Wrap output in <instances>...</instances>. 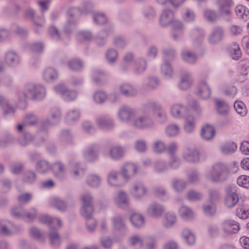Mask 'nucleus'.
<instances>
[{"label":"nucleus","instance_id":"nucleus-31","mask_svg":"<svg viewBox=\"0 0 249 249\" xmlns=\"http://www.w3.org/2000/svg\"><path fill=\"white\" fill-rule=\"evenodd\" d=\"M113 226L117 230H123L126 228L124 218L120 214H116L112 218Z\"/></svg>","mask_w":249,"mask_h":249},{"label":"nucleus","instance_id":"nucleus-63","mask_svg":"<svg viewBox=\"0 0 249 249\" xmlns=\"http://www.w3.org/2000/svg\"><path fill=\"white\" fill-rule=\"evenodd\" d=\"M167 165L163 160H159L155 162V170L158 173H163L167 171Z\"/></svg>","mask_w":249,"mask_h":249},{"label":"nucleus","instance_id":"nucleus-58","mask_svg":"<svg viewBox=\"0 0 249 249\" xmlns=\"http://www.w3.org/2000/svg\"><path fill=\"white\" fill-rule=\"evenodd\" d=\"M101 182L100 178L96 175H91L87 179V184L92 187H98Z\"/></svg>","mask_w":249,"mask_h":249},{"label":"nucleus","instance_id":"nucleus-56","mask_svg":"<svg viewBox=\"0 0 249 249\" xmlns=\"http://www.w3.org/2000/svg\"><path fill=\"white\" fill-rule=\"evenodd\" d=\"M209 198L210 202L215 203L221 199V194L216 189H210L209 191Z\"/></svg>","mask_w":249,"mask_h":249},{"label":"nucleus","instance_id":"nucleus-41","mask_svg":"<svg viewBox=\"0 0 249 249\" xmlns=\"http://www.w3.org/2000/svg\"><path fill=\"white\" fill-rule=\"evenodd\" d=\"M181 57L185 61L189 64L195 63L197 59L196 54L188 50L183 51Z\"/></svg>","mask_w":249,"mask_h":249},{"label":"nucleus","instance_id":"nucleus-43","mask_svg":"<svg viewBox=\"0 0 249 249\" xmlns=\"http://www.w3.org/2000/svg\"><path fill=\"white\" fill-rule=\"evenodd\" d=\"M147 68V62L145 59L139 58L135 62L134 71L136 73H141Z\"/></svg>","mask_w":249,"mask_h":249},{"label":"nucleus","instance_id":"nucleus-37","mask_svg":"<svg viewBox=\"0 0 249 249\" xmlns=\"http://www.w3.org/2000/svg\"><path fill=\"white\" fill-rule=\"evenodd\" d=\"M181 235L188 245H193L195 243V236L190 230L187 228L184 229L182 231Z\"/></svg>","mask_w":249,"mask_h":249},{"label":"nucleus","instance_id":"nucleus-53","mask_svg":"<svg viewBox=\"0 0 249 249\" xmlns=\"http://www.w3.org/2000/svg\"><path fill=\"white\" fill-rule=\"evenodd\" d=\"M180 131L179 126L176 124H171L166 128V133L169 137H174L177 135Z\"/></svg>","mask_w":249,"mask_h":249},{"label":"nucleus","instance_id":"nucleus-35","mask_svg":"<svg viewBox=\"0 0 249 249\" xmlns=\"http://www.w3.org/2000/svg\"><path fill=\"white\" fill-rule=\"evenodd\" d=\"M49 238L52 245L57 247L60 243V236L56 230L53 227L50 228Z\"/></svg>","mask_w":249,"mask_h":249},{"label":"nucleus","instance_id":"nucleus-9","mask_svg":"<svg viewBox=\"0 0 249 249\" xmlns=\"http://www.w3.org/2000/svg\"><path fill=\"white\" fill-rule=\"evenodd\" d=\"M147 190L144 184L141 182L135 183L131 190V193L134 197L139 199L145 196Z\"/></svg>","mask_w":249,"mask_h":249},{"label":"nucleus","instance_id":"nucleus-59","mask_svg":"<svg viewBox=\"0 0 249 249\" xmlns=\"http://www.w3.org/2000/svg\"><path fill=\"white\" fill-rule=\"evenodd\" d=\"M152 149L156 153H161L166 149V146L163 142L157 141L154 142Z\"/></svg>","mask_w":249,"mask_h":249},{"label":"nucleus","instance_id":"nucleus-2","mask_svg":"<svg viewBox=\"0 0 249 249\" xmlns=\"http://www.w3.org/2000/svg\"><path fill=\"white\" fill-rule=\"evenodd\" d=\"M229 170L227 165L221 162L214 163L211 170L205 174L206 178L214 183L225 181L229 176Z\"/></svg>","mask_w":249,"mask_h":249},{"label":"nucleus","instance_id":"nucleus-29","mask_svg":"<svg viewBox=\"0 0 249 249\" xmlns=\"http://www.w3.org/2000/svg\"><path fill=\"white\" fill-rule=\"evenodd\" d=\"M193 83V78L188 73H183L181 77L179 87L181 89H187L191 87Z\"/></svg>","mask_w":249,"mask_h":249},{"label":"nucleus","instance_id":"nucleus-54","mask_svg":"<svg viewBox=\"0 0 249 249\" xmlns=\"http://www.w3.org/2000/svg\"><path fill=\"white\" fill-rule=\"evenodd\" d=\"M80 117V113L77 110H71L69 111L67 114L66 120L69 124H71L77 121Z\"/></svg>","mask_w":249,"mask_h":249},{"label":"nucleus","instance_id":"nucleus-55","mask_svg":"<svg viewBox=\"0 0 249 249\" xmlns=\"http://www.w3.org/2000/svg\"><path fill=\"white\" fill-rule=\"evenodd\" d=\"M14 140L12 134L9 133H6L3 138L0 139V148L6 147L12 144Z\"/></svg>","mask_w":249,"mask_h":249},{"label":"nucleus","instance_id":"nucleus-4","mask_svg":"<svg viewBox=\"0 0 249 249\" xmlns=\"http://www.w3.org/2000/svg\"><path fill=\"white\" fill-rule=\"evenodd\" d=\"M226 197L225 204L229 208L234 207L239 200V196L236 193V187L229 185L226 187Z\"/></svg>","mask_w":249,"mask_h":249},{"label":"nucleus","instance_id":"nucleus-49","mask_svg":"<svg viewBox=\"0 0 249 249\" xmlns=\"http://www.w3.org/2000/svg\"><path fill=\"white\" fill-rule=\"evenodd\" d=\"M186 182L183 180L175 179L172 183L173 189L178 193L182 192L186 188Z\"/></svg>","mask_w":249,"mask_h":249},{"label":"nucleus","instance_id":"nucleus-32","mask_svg":"<svg viewBox=\"0 0 249 249\" xmlns=\"http://www.w3.org/2000/svg\"><path fill=\"white\" fill-rule=\"evenodd\" d=\"M26 17L29 18L31 19L34 22L35 25L37 27H42L44 23V17H41L37 18L38 21L35 15V12L32 9H27L25 12Z\"/></svg>","mask_w":249,"mask_h":249},{"label":"nucleus","instance_id":"nucleus-36","mask_svg":"<svg viewBox=\"0 0 249 249\" xmlns=\"http://www.w3.org/2000/svg\"><path fill=\"white\" fill-rule=\"evenodd\" d=\"M215 107L219 114L226 116L229 112V106L223 101L220 100H215Z\"/></svg>","mask_w":249,"mask_h":249},{"label":"nucleus","instance_id":"nucleus-14","mask_svg":"<svg viewBox=\"0 0 249 249\" xmlns=\"http://www.w3.org/2000/svg\"><path fill=\"white\" fill-rule=\"evenodd\" d=\"M197 94L201 98L206 99H208L211 95V89L204 80L200 82L198 88Z\"/></svg>","mask_w":249,"mask_h":249},{"label":"nucleus","instance_id":"nucleus-8","mask_svg":"<svg viewBox=\"0 0 249 249\" xmlns=\"http://www.w3.org/2000/svg\"><path fill=\"white\" fill-rule=\"evenodd\" d=\"M223 231L227 234L235 233L240 230L239 224L232 220H227L222 224Z\"/></svg>","mask_w":249,"mask_h":249},{"label":"nucleus","instance_id":"nucleus-40","mask_svg":"<svg viewBox=\"0 0 249 249\" xmlns=\"http://www.w3.org/2000/svg\"><path fill=\"white\" fill-rule=\"evenodd\" d=\"M93 79L96 84L102 85L106 81V74L100 70H95L93 72Z\"/></svg>","mask_w":249,"mask_h":249},{"label":"nucleus","instance_id":"nucleus-51","mask_svg":"<svg viewBox=\"0 0 249 249\" xmlns=\"http://www.w3.org/2000/svg\"><path fill=\"white\" fill-rule=\"evenodd\" d=\"M203 211L207 216L213 215L216 212L215 205L210 202L204 203L203 206Z\"/></svg>","mask_w":249,"mask_h":249},{"label":"nucleus","instance_id":"nucleus-15","mask_svg":"<svg viewBox=\"0 0 249 249\" xmlns=\"http://www.w3.org/2000/svg\"><path fill=\"white\" fill-rule=\"evenodd\" d=\"M52 169L55 177L59 179H62L66 176V167L63 163L60 161L55 162L53 166Z\"/></svg>","mask_w":249,"mask_h":249},{"label":"nucleus","instance_id":"nucleus-28","mask_svg":"<svg viewBox=\"0 0 249 249\" xmlns=\"http://www.w3.org/2000/svg\"><path fill=\"white\" fill-rule=\"evenodd\" d=\"M39 218V221L41 223L48 224L49 228L56 225H57L58 227L60 228L62 226L61 221L58 218H53L46 215H41Z\"/></svg>","mask_w":249,"mask_h":249},{"label":"nucleus","instance_id":"nucleus-45","mask_svg":"<svg viewBox=\"0 0 249 249\" xmlns=\"http://www.w3.org/2000/svg\"><path fill=\"white\" fill-rule=\"evenodd\" d=\"M88 216L82 215L86 219V225L87 229L89 231H92L96 228L97 222L92 217L93 213H88Z\"/></svg>","mask_w":249,"mask_h":249},{"label":"nucleus","instance_id":"nucleus-30","mask_svg":"<svg viewBox=\"0 0 249 249\" xmlns=\"http://www.w3.org/2000/svg\"><path fill=\"white\" fill-rule=\"evenodd\" d=\"M129 220L133 225L136 228H140L143 227L145 223L143 216L139 213H133L130 217Z\"/></svg>","mask_w":249,"mask_h":249},{"label":"nucleus","instance_id":"nucleus-20","mask_svg":"<svg viewBox=\"0 0 249 249\" xmlns=\"http://www.w3.org/2000/svg\"><path fill=\"white\" fill-rule=\"evenodd\" d=\"M137 166L131 163L125 164L123 168L122 174L125 179H128L133 176L137 172Z\"/></svg>","mask_w":249,"mask_h":249},{"label":"nucleus","instance_id":"nucleus-10","mask_svg":"<svg viewBox=\"0 0 249 249\" xmlns=\"http://www.w3.org/2000/svg\"><path fill=\"white\" fill-rule=\"evenodd\" d=\"M119 88L120 93L125 97H134L138 93L136 88L128 83H123L120 85Z\"/></svg>","mask_w":249,"mask_h":249},{"label":"nucleus","instance_id":"nucleus-3","mask_svg":"<svg viewBox=\"0 0 249 249\" xmlns=\"http://www.w3.org/2000/svg\"><path fill=\"white\" fill-rule=\"evenodd\" d=\"M131 125L139 129H147L154 126L152 118L148 115H142L135 118L132 122Z\"/></svg>","mask_w":249,"mask_h":249},{"label":"nucleus","instance_id":"nucleus-27","mask_svg":"<svg viewBox=\"0 0 249 249\" xmlns=\"http://www.w3.org/2000/svg\"><path fill=\"white\" fill-rule=\"evenodd\" d=\"M84 156L86 160L89 161H93L97 159L98 151L95 145H91L87 148L84 152Z\"/></svg>","mask_w":249,"mask_h":249},{"label":"nucleus","instance_id":"nucleus-60","mask_svg":"<svg viewBox=\"0 0 249 249\" xmlns=\"http://www.w3.org/2000/svg\"><path fill=\"white\" fill-rule=\"evenodd\" d=\"M161 71L162 74L166 78H170L172 76V68L170 64L167 62H165L162 65Z\"/></svg>","mask_w":249,"mask_h":249},{"label":"nucleus","instance_id":"nucleus-12","mask_svg":"<svg viewBox=\"0 0 249 249\" xmlns=\"http://www.w3.org/2000/svg\"><path fill=\"white\" fill-rule=\"evenodd\" d=\"M93 5L90 2H86L84 4L82 10L77 7L71 8L69 14L71 17H77L81 14H87L92 11Z\"/></svg>","mask_w":249,"mask_h":249},{"label":"nucleus","instance_id":"nucleus-62","mask_svg":"<svg viewBox=\"0 0 249 249\" xmlns=\"http://www.w3.org/2000/svg\"><path fill=\"white\" fill-rule=\"evenodd\" d=\"M69 68L73 71H78L83 67L82 62L78 59H73L71 60L68 63Z\"/></svg>","mask_w":249,"mask_h":249},{"label":"nucleus","instance_id":"nucleus-7","mask_svg":"<svg viewBox=\"0 0 249 249\" xmlns=\"http://www.w3.org/2000/svg\"><path fill=\"white\" fill-rule=\"evenodd\" d=\"M165 212V208L162 205L153 202L148 207L147 213L148 215L152 217H160Z\"/></svg>","mask_w":249,"mask_h":249},{"label":"nucleus","instance_id":"nucleus-22","mask_svg":"<svg viewBox=\"0 0 249 249\" xmlns=\"http://www.w3.org/2000/svg\"><path fill=\"white\" fill-rule=\"evenodd\" d=\"M183 158L188 162H196L199 160V153L195 149H188L184 152Z\"/></svg>","mask_w":249,"mask_h":249},{"label":"nucleus","instance_id":"nucleus-26","mask_svg":"<svg viewBox=\"0 0 249 249\" xmlns=\"http://www.w3.org/2000/svg\"><path fill=\"white\" fill-rule=\"evenodd\" d=\"M127 244L132 247L144 246V237L139 234H133L128 238Z\"/></svg>","mask_w":249,"mask_h":249},{"label":"nucleus","instance_id":"nucleus-11","mask_svg":"<svg viewBox=\"0 0 249 249\" xmlns=\"http://www.w3.org/2000/svg\"><path fill=\"white\" fill-rule=\"evenodd\" d=\"M175 19L173 11L169 9H164L160 15V24L162 26H167L171 24Z\"/></svg>","mask_w":249,"mask_h":249},{"label":"nucleus","instance_id":"nucleus-6","mask_svg":"<svg viewBox=\"0 0 249 249\" xmlns=\"http://www.w3.org/2000/svg\"><path fill=\"white\" fill-rule=\"evenodd\" d=\"M136 114L135 110L127 106H122L118 110L119 119L123 122H128Z\"/></svg>","mask_w":249,"mask_h":249},{"label":"nucleus","instance_id":"nucleus-52","mask_svg":"<svg viewBox=\"0 0 249 249\" xmlns=\"http://www.w3.org/2000/svg\"><path fill=\"white\" fill-rule=\"evenodd\" d=\"M231 55L235 60H238L241 57L242 53L238 44L235 42L232 43L230 49Z\"/></svg>","mask_w":249,"mask_h":249},{"label":"nucleus","instance_id":"nucleus-25","mask_svg":"<svg viewBox=\"0 0 249 249\" xmlns=\"http://www.w3.org/2000/svg\"><path fill=\"white\" fill-rule=\"evenodd\" d=\"M107 182L109 185L112 186L118 187L123 184L119 178V173L114 171H111L108 173Z\"/></svg>","mask_w":249,"mask_h":249},{"label":"nucleus","instance_id":"nucleus-57","mask_svg":"<svg viewBox=\"0 0 249 249\" xmlns=\"http://www.w3.org/2000/svg\"><path fill=\"white\" fill-rule=\"evenodd\" d=\"M118 52L114 49H108L106 54V58L109 63H114L118 58Z\"/></svg>","mask_w":249,"mask_h":249},{"label":"nucleus","instance_id":"nucleus-61","mask_svg":"<svg viewBox=\"0 0 249 249\" xmlns=\"http://www.w3.org/2000/svg\"><path fill=\"white\" fill-rule=\"evenodd\" d=\"M37 122V118L36 116L32 114H29L25 116L23 119L24 125H34Z\"/></svg>","mask_w":249,"mask_h":249},{"label":"nucleus","instance_id":"nucleus-38","mask_svg":"<svg viewBox=\"0 0 249 249\" xmlns=\"http://www.w3.org/2000/svg\"><path fill=\"white\" fill-rule=\"evenodd\" d=\"M58 74L54 69L47 68L45 69L43 73V77L46 81H51L57 78Z\"/></svg>","mask_w":249,"mask_h":249},{"label":"nucleus","instance_id":"nucleus-1","mask_svg":"<svg viewBox=\"0 0 249 249\" xmlns=\"http://www.w3.org/2000/svg\"><path fill=\"white\" fill-rule=\"evenodd\" d=\"M45 95L46 89L43 86L32 83L27 84L23 90L18 94L20 101H24L28 98L41 100L45 96Z\"/></svg>","mask_w":249,"mask_h":249},{"label":"nucleus","instance_id":"nucleus-18","mask_svg":"<svg viewBox=\"0 0 249 249\" xmlns=\"http://www.w3.org/2000/svg\"><path fill=\"white\" fill-rule=\"evenodd\" d=\"M170 111L172 115L175 118H182L187 113L185 107L182 104H176L171 107Z\"/></svg>","mask_w":249,"mask_h":249},{"label":"nucleus","instance_id":"nucleus-47","mask_svg":"<svg viewBox=\"0 0 249 249\" xmlns=\"http://www.w3.org/2000/svg\"><path fill=\"white\" fill-rule=\"evenodd\" d=\"M235 12L238 17L244 19H247L249 17V10L242 5H238L236 7Z\"/></svg>","mask_w":249,"mask_h":249},{"label":"nucleus","instance_id":"nucleus-34","mask_svg":"<svg viewBox=\"0 0 249 249\" xmlns=\"http://www.w3.org/2000/svg\"><path fill=\"white\" fill-rule=\"evenodd\" d=\"M214 134L215 130L212 125L206 124L201 128V136L205 140H209L211 139Z\"/></svg>","mask_w":249,"mask_h":249},{"label":"nucleus","instance_id":"nucleus-33","mask_svg":"<svg viewBox=\"0 0 249 249\" xmlns=\"http://www.w3.org/2000/svg\"><path fill=\"white\" fill-rule=\"evenodd\" d=\"M5 61L9 66H15L19 64V58L16 53L8 52L5 54Z\"/></svg>","mask_w":249,"mask_h":249},{"label":"nucleus","instance_id":"nucleus-42","mask_svg":"<svg viewBox=\"0 0 249 249\" xmlns=\"http://www.w3.org/2000/svg\"><path fill=\"white\" fill-rule=\"evenodd\" d=\"M61 112L59 108H54L51 110L50 117L49 120L51 123L50 124H55L58 123L61 119Z\"/></svg>","mask_w":249,"mask_h":249},{"label":"nucleus","instance_id":"nucleus-21","mask_svg":"<svg viewBox=\"0 0 249 249\" xmlns=\"http://www.w3.org/2000/svg\"><path fill=\"white\" fill-rule=\"evenodd\" d=\"M177 220V216L175 213L167 212L164 216L162 225L166 228H170L175 225Z\"/></svg>","mask_w":249,"mask_h":249},{"label":"nucleus","instance_id":"nucleus-39","mask_svg":"<svg viewBox=\"0 0 249 249\" xmlns=\"http://www.w3.org/2000/svg\"><path fill=\"white\" fill-rule=\"evenodd\" d=\"M179 214L182 218L185 220H191L194 218V214L193 211L186 206H182L179 209Z\"/></svg>","mask_w":249,"mask_h":249},{"label":"nucleus","instance_id":"nucleus-48","mask_svg":"<svg viewBox=\"0 0 249 249\" xmlns=\"http://www.w3.org/2000/svg\"><path fill=\"white\" fill-rule=\"evenodd\" d=\"M36 168L38 172L44 173L50 169V165L47 161L40 160L36 162Z\"/></svg>","mask_w":249,"mask_h":249},{"label":"nucleus","instance_id":"nucleus-44","mask_svg":"<svg viewBox=\"0 0 249 249\" xmlns=\"http://www.w3.org/2000/svg\"><path fill=\"white\" fill-rule=\"evenodd\" d=\"M11 214L16 218H22L25 217V212L22 206H15L11 210Z\"/></svg>","mask_w":249,"mask_h":249},{"label":"nucleus","instance_id":"nucleus-5","mask_svg":"<svg viewBox=\"0 0 249 249\" xmlns=\"http://www.w3.org/2000/svg\"><path fill=\"white\" fill-rule=\"evenodd\" d=\"M81 199L82 202L81 210L82 215L88 216V212L93 213V197L89 193L83 194L81 196Z\"/></svg>","mask_w":249,"mask_h":249},{"label":"nucleus","instance_id":"nucleus-19","mask_svg":"<svg viewBox=\"0 0 249 249\" xmlns=\"http://www.w3.org/2000/svg\"><path fill=\"white\" fill-rule=\"evenodd\" d=\"M224 37V31L222 27H216L213 30L209 40L211 44H215L221 40Z\"/></svg>","mask_w":249,"mask_h":249},{"label":"nucleus","instance_id":"nucleus-46","mask_svg":"<svg viewBox=\"0 0 249 249\" xmlns=\"http://www.w3.org/2000/svg\"><path fill=\"white\" fill-rule=\"evenodd\" d=\"M51 205L61 211H65L67 206L65 202L58 198H53L52 199Z\"/></svg>","mask_w":249,"mask_h":249},{"label":"nucleus","instance_id":"nucleus-50","mask_svg":"<svg viewBox=\"0 0 249 249\" xmlns=\"http://www.w3.org/2000/svg\"><path fill=\"white\" fill-rule=\"evenodd\" d=\"M236 149L237 145L233 142L227 143L221 147L222 153L226 155L233 153Z\"/></svg>","mask_w":249,"mask_h":249},{"label":"nucleus","instance_id":"nucleus-13","mask_svg":"<svg viewBox=\"0 0 249 249\" xmlns=\"http://www.w3.org/2000/svg\"><path fill=\"white\" fill-rule=\"evenodd\" d=\"M95 122L99 128L104 130H110L114 126L112 120L107 117H99Z\"/></svg>","mask_w":249,"mask_h":249},{"label":"nucleus","instance_id":"nucleus-23","mask_svg":"<svg viewBox=\"0 0 249 249\" xmlns=\"http://www.w3.org/2000/svg\"><path fill=\"white\" fill-rule=\"evenodd\" d=\"M108 154L111 159L119 160L124 156V150L120 146L114 145L110 147Z\"/></svg>","mask_w":249,"mask_h":249},{"label":"nucleus","instance_id":"nucleus-64","mask_svg":"<svg viewBox=\"0 0 249 249\" xmlns=\"http://www.w3.org/2000/svg\"><path fill=\"white\" fill-rule=\"evenodd\" d=\"M234 107L236 111L242 116L247 113V109L245 104L241 101H236L234 104Z\"/></svg>","mask_w":249,"mask_h":249},{"label":"nucleus","instance_id":"nucleus-16","mask_svg":"<svg viewBox=\"0 0 249 249\" xmlns=\"http://www.w3.org/2000/svg\"><path fill=\"white\" fill-rule=\"evenodd\" d=\"M171 24L174 29L173 36L174 39L178 40L180 38L183 36V31L184 26L183 22L179 20L175 19Z\"/></svg>","mask_w":249,"mask_h":249},{"label":"nucleus","instance_id":"nucleus-24","mask_svg":"<svg viewBox=\"0 0 249 249\" xmlns=\"http://www.w3.org/2000/svg\"><path fill=\"white\" fill-rule=\"evenodd\" d=\"M115 203L120 207L127 206L129 203V198L125 192L120 191L114 198Z\"/></svg>","mask_w":249,"mask_h":249},{"label":"nucleus","instance_id":"nucleus-17","mask_svg":"<svg viewBox=\"0 0 249 249\" xmlns=\"http://www.w3.org/2000/svg\"><path fill=\"white\" fill-rule=\"evenodd\" d=\"M216 3L218 6V10L221 14L230 15V8L233 4L232 0H218Z\"/></svg>","mask_w":249,"mask_h":249}]
</instances>
